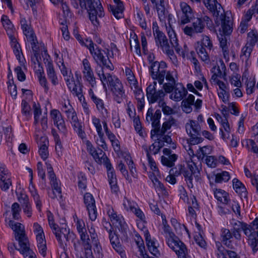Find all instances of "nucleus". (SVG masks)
Returning a JSON list of instances; mask_svg holds the SVG:
<instances>
[{
  "label": "nucleus",
  "mask_w": 258,
  "mask_h": 258,
  "mask_svg": "<svg viewBox=\"0 0 258 258\" xmlns=\"http://www.w3.org/2000/svg\"><path fill=\"white\" fill-rule=\"evenodd\" d=\"M125 73L129 83L131 85H133L134 87L136 88L137 87V82L132 70L130 68H126L125 70Z\"/></svg>",
  "instance_id": "obj_51"
},
{
  "label": "nucleus",
  "mask_w": 258,
  "mask_h": 258,
  "mask_svg": "<svg viewBox=\"0 0 258 258\" xmlns=\"http://www.w3.org/2000/svg\"><path fill=\"white\" fill-rule=\"evenodd\" d=\"M136 203L134 202H132L125 198L123 200V205L124 209L126 211L130 210L131 212L134 211L136 207Z\"/></svg>",
  "instance_id": "obj_64"
},
{
  "label": "nucleus",
  "mask_w": 258,
  "mask_h": 258,
  "mask_svg": "<svg viewBox=\"0 0 258 258\" xmlns=\"http://www.w3.org/2000/svg\"><path fill=\"white\" fill-rule=\"evenodd\" d=\"M222 27V26L221 25ZM221 29L222 28L221 27ZM222 31H223V29H222ZM223 34L224 36L221 35L220 37H219V40L220 41V47L222 49L223 55L225 58H226L227 57H228L229 55V51L228 49V47L227 45V38L226 37V35H229L231 33L229 34H224L223 31H222Z\"/></svg>",
  "instance_id": "obj_34"
},
{
  "label": "nucleus",
  "mask_w": 258,
  "mask_h": 258,
  "mask_svg": "<svg viewBox=\"0 0 258 258\" xmlns=\"http://www.w3.org/2000/svg\"><path fill=\"white\" fill-rule=\"evenodd\" d=\"M18 250L24 255L25 258H36L34 252L30 248V246L19 248Z\"/></svg>",
  "instance_id": "obj_46"
},
{
  "label": "nucleus",
  "mask_w": 258,
  "mask_h": 258,
  "mask_svg": "<svg viewBox=\"0 0 258 258\" xmlns=\"http://www.w3.org/2000/svg\"><path fill=\"white\" fill-rule=\"evenodd\" d=\"M146 2V0H142ZM154 5V7L157 10L158 16L161 21L164 20L165 18L166 12L164 6V0H150Z\"/></svg>",
  "instance_id": "obj_25"
},
{
  "label": "nucleus",
  "mask_w": 258,
  "mask_h": 258,
  "mask_svg": "<svg viewBox=\"0 0 258 258\" xmlns=\"http://www.w3.org/2000/svg\"><path fill=\"white\" fill-rule=\"evenodd\" d=\"M109 238L112 247L118 253L121 254L123 253V250L120 243L117 235L114 232L109 234Z\"/></svg>",
  "instance_id": "obj_28"
},
{
  "label": "nucleus",
  "mask_w": 258,
  "mask_h": 258,
  "mask_svg": "<svg viewBox=\"0 0 258 258\" xmlns=\"http://www.w3.org/2000/svg\"><path fill=\"white\" fill-rule=\"evenodd\" d=\"M74 130L77 133L78 135L82 139H84L86 138V134L83 130V126L82 123L78 121L72 124Z\"/></svg>",
  "instance_id": "obj_45"
},
{
  "label": "nucleus",
  "mask_w": 258,
  "mask_h": 258,
  "mask_svg": "<svg viewBox=\"0 0 258 258\" xmlns=\"http://www.w3.org/2000/svg\"><path fill=\"white\" fill-rule=\"evenodd\" d=\"M62 111L65 113L73 114L75 112V109L68 101H64V102H62Z\"/></svg>",
  "instance_id": "obj_61"
},
{
  "label": "nucleus",
  "mask_w": 258,
  "mask_h": 258,
  "mask_svg": "<svg viewBox=\"0 0 258 258\" xmlns=\"http://www.w3.org/2000/svg\"><path fill=\"white\" fill-rule=\"evenodd\" d=\"M167 33L168 37L169 38V40L170 44L171 45V48L172 47L175 48V50L176 52L179 54L180 55L182 56L183 57H184L185 55L187 53V46L186 45H184V50L180 49L179 44L178 43V39L176 36V34L174 31V30L171 28L170 27L169 28H166Z\"/></svg>",
  "instance_id": "obj_13"
},
{
  "label": "nucleus",
  "mask_w": 258,
  "mask_h": 258,
  "mask_svg": "<svg viewBox=\"0 0 258 258\" xmlns=\"http://www.w3.org/2000/svg\"><path fill=\"white\" fill-rule=\"evenodd\" d=\"M180 11L178 13V17L181 24L184 25L189 23L194 17L191 7L185 2L180 3Z\"/></svg>",
  "instance_id": "obj_11"
},
{
  "label": "nucleus",
  "mask_w": 258,
  "mask_h": 258,
  "mask_svg": "<svg viewBox=\"0 0 258 258\" xmlns=\"http://www.w3.org/2000/svg\"><path fill=\"white\" fill-rule=\"evenodd\" d=\"M107 214L112 224L118 228L119 231H122L124 229L125 222L122 216L117 215V213L112 208L108 209Z\"/></svg>",
  "instance_id": "obj_17"
},
{
  "label": "nucleus",
  "mask_w": 258,
  "mask_h": 258,
  "mask_svg": "<svg viewBox=\"0 0 258 258\" xmlns=\"http://www.w3.org/2000/svg\"><path fill=\"white\" fill-rule=\"evenodd\" d=\"M71 3L75 9H78L80 6L82 13L86 10L89 19L94 26L99 24L97 17L101 18L104 16L103 8L99 0H71Z\"/></svg>",
  "instance_id": "obj_1"
},
{
  "label": "nucleus",
  "mask_w": 258,
  "mask_h": 258,
  "mask_svg": "<svg viewBox=\"0 0 258 258\" xmlns=\"http://www.w3.org/2000/svg\"><path fill=\"white\" fill-rule=\"evenodd\" d=\"M84 78L89 83L92 87L96 85V78L94 77L93 72L91 69L90 64L87 59L83 61Z\"/></svg>",
  "instance_id": "obj_16"
},
{
  "label": "nucleus",
  "mask_w": 258,
  "mask_h": 258,
  "mask_svg": "<svg viewBox=\"0 0 258 258\" xmlns=\"http://www.w3.org/2000/svg\"><path fill=\"white\" fill-rule=\"evenodd\" d=\"M221 237L222 242L225 246L231 249L234 248L231 240L233 237L231 231L228 229L223 228L221 230Z\"/></svg>",
  "instance_id": "obj_24"
},
{
  "label": "nucleus",
  "mask_w": 258,
  "mask_h": 258,
  "mask_svg": "<svg viewBox=\"0 0 258 258\" xmlns=\"http://www.w3.org/2000/svg\"><path fill=\"white\" fill-rule=\"evenodd\" d=\"M166 63L164 61H154L149 68L150 74L154 80H157L161 85L163 84L166 75Z\"/></svg>",
  "instance_id": "obj_8"
},
{
  "label": "nucleus",
  "mask_w": 258,
  "mask_h": 258,
  "mask_svg": "<svg viewBox=\"0 0 258 258\" xmlns=\"http://www.w3.org/2000/svg\"><path fill=\"white\" fill-rule=\"evenodd\" d=\"M98 76L103 83L104 88H106V82L110 87L114 100L117 103H121L126 97L121 82L116 77L112 76L109 73L104 74L102 73L101 75L98 74Z\"/></svg>",
  "instance_id": "obj_3"
},
{
  "label": "nucleus",
  "mask_w": 258,
  "mask_h": 258,
  "mask_svg": "<svg viewBox=\"0 0 258 258\" xmlns=\"http://www.w3.org/2000/svg\"><path fill=\"white\" fill-rule=\"evenodd\" d=\"M84 203L88 211L89 218L95 221L97 216L95 199L90 193L87 192L84 196Z\"/></svg>",
  "instance_id": "obj_10"
},
{
  "label": "nucleus",
  "mask_w": 258,
  "mask_h": 258,
  "mask_svg": "<svg viewBox=\"0 0 258 258\" xmlns=\"http://www.w3.org/2000/svg\"><path fill=\"white\" fill-rule=\"evenodd\" d=\"M95 104L97 109L101 112L102 113L107 114L108 113L107 110L105 108L103 101L102 99L97 98L93 101Z\"/></svg>",
  "instance_id": "obj_55"
},
{
  "label": "nucleus",
  "mask_w": 258,
  "mask_h": 258,
  "mask_svg": "<svg viewBox=\"0 0 258 258\" xmlns=\"http://www.w3.org/2000/svg\"><path fill=\"white\" fill-rule=\"evenodd\" d=\"M2 22L5 27L10 39L15 40V31L14 26L7 16L3 15L2 17Z\"/></svg>",
  "instance_id": "obj_23"
},
{
  "label": "nucleus",
  "mask_w": 258,
  "mask_h": 258,
  "mask_svg": "<svg viewBox=\"0 0 258 258\" xmlns=\"http://www.w3.org/2000/svg\"><path fill=\"white\" fill-rule=\"evenodd\" d=\"M253 47L247 44L242 48L240 54V58L247 62L249 60L251 53L252 51Z\"/></svg>",
  "instance_id": "obj_35"
},
{
  "label": "nucleus",
  "mask_w": 258,
  "mask_h": 258,
  "mask_svg": "<svg viewBox=\"0 0 258 258\" xmlns=\"http://www.w3.org/2000/svg\"><path fill=\"white\" fill-rule=\"evenodd\" d=\"M21 106L22 113L27 117H28L30 114V106L26 100H23L22 101Z\"/></svg>",
  "instance_id": "obj_62"
},
{
  "label": "nucleus",
  "mask_w": 258,
  "mask_h": 258,
  "mask_svg": "<svg viewBox=\"0 0 258 258\" xmlns=\"http://www.w3.org/2000/svg\"><path fill=\"white\" fill-rule=\"evenodd\" d=\"M198 46L196 47V51L201 60L206 63L210 61L209 51L206 47L199 45V42H197Z\"/></svg>",
  "instance_id": "obj_31"
},
{
  "label": "nucleus",
  "mask_w": 258,
  "mask_h": 258,
  "mask_svg": "<svg viewBox=\"0 0 258 258\" xmlns=\"http://www.w3.org/2000/svg\"><path fill=\"white\" fill-rule=\"evenodd\" d=\"M28 42H30L31 45V48L34 53L38 52L39 50V46H38V41L35 35L27 38Z\"/></svg>",
  "instance_id": "obj_52"
},
{
  "label": "nucleus",
  "mask_w": 258,
  "mask_h": 258,
  "mask_svg": "<svg viewBox=\"0 0 258 258\" xmlns=\"http://www.w3.org/2000/svg\"><path fill=\"white\" fill-rule=\"evenodd\" d=\"M245 226H244L242 231H243L245 234L246 236L248 237V239H250V236H255L258 235V230H255V229L252 227L251 226L245 224Z\"/></svg>",
  "instance_id": "obj_38"
},
{
  "label": "nucleus",
  "mask_w": 258,
  "mask_h": 258,
  "mask_svg": "<svg viewBox=\"0 0 258 258\" xmlns=\"http://www.w3.org/2000/svg\"><path fill=\"white\" fill-rule=\"evenodd\" d=\"M11 42L12 46L13 47V51L16 55L17 59H20V53H21L20 50V45L17 42V40L16 37H15V40H13L12 39H10Z\"/></svg>",
  "instance_id": "obj_59"
},
{
  "label": "nucleus",
  "mask_w": 258,
  "mask_h": 258,
  "mask_svg": "<svg viewBox=\"0 0 258 258\" xmlns=\"http://www.w3.org/2000/svg\"><path fill=\"white\" fill-rule=\"evenodd\" d=\"M124 10V7L123 3H120L119 6H116L113 13L114 17L119 19L123 17V11Z\"/></svg>",
  "instance_id": "obj_60"
},
{
  "label": "nucleus",
  "mask_w": 258,
  "mask_h": 258,
  "mask_svg": "<svg viewBox=\"0 0 258 258\" xmlns=\"http://www.w3.org/2000/svg\"><path fill=\"white\" fill-rule=\"evenodd\" d=\"M187 166L189 169V171L193 174L195 178L197 180H199L200 178V172L196 163L192 161L190 162L189 161L187 164Z\"/></svg>",
  "instance_id": "obj_41"
},
{
  "label": "nucleus",
  "mask_w": 258,
  "mask_h": 258,
  "mask_svg": "<svg viewBox=\"0 0 258 258\" xmlns=\"http://www.w3.org/2000/svg\"><path fill=\"white\" fill-rule=\"evenodd\" d=\"M230 177L228 172L223 171L216 175L215 182L217 183H221L223 181L227 182L229 180Z\"/></svg>",
  "instance_id": "obj_43"
},
{
  "label": "nucleus",
  "mask_w": 258,
  "mask_h": 258,
  "mask_svg": "<svg viewBox=\"0 0 258 258\" xmlns=\"http://www.w3.org/2000/svg\"><path fill=\"white\" fill-rule=\"evenodd\" d=\"M203 3L207 9L213 14L215 18V22L217 26L221 25L224 34H229L232 31V21L230 18L225 14H220L218 5L220 7L217 0H202ZM220 9V7H219Z\"/></svg>",
  "instance_id": "obj_2"
},
{
  "label": "nucleus",
  "mask_w": 258,
  "mask_h": 258,
  "mask_svg": "<svg viewBox=\"0 0 258 258\" xmlns=\"http://www.w3.org/2000/svg\"><path fill=\"white\" fill-rule=\"evenodd\" d=\"M199 45L206 47L209 51H211L213 47L212 42L210 40V37L206 35L203 36L201 42H199Z\"/></svg>",
  "instance_id": "obj_49"
},
{
  "label": "nucleus",
  "mask_w": 258,
  "mask_h": 258,
  "mask_svg": "<svg viewBox=\"0 0 258 258\" xmlns=\"http://www.w3.org/2000/svg\"><path fill=\"white\" fill-rule=\"evenodd\" d=\"M105 167L107 169L108 180L112 192H116L118 190V187L117 185V180L113 168H112L111 163H108L107 165Z\"/></svg>",
  "instance_id": "obj_21"
},
{
  "label": "nucleus",
  "mask_w": 258,
  "mask_h": 258,
  "mask_svg": "<svg viewBox=\"0 0 258 258\" xmlns=\"http://www.w3.org/2000/svg\"><path fill=\"white\" fill-rule=\"evenodd\" d=\"M245 223L240 222L238 220H236L234 219H232L230 221V224L232 226L234 230H242L244 226H245Z\"/></svg>",
  "instance_id": "obj_63"
},
{
  "label": "nucleus",
  "mask_w": 258,
  "mask_h": 258,
  "mask_svg": "<svg viewBox=\"0 0 258 258\" xmlns=\"http://www.w3.org/2000/svg\"><path fill=\"white\" fill-rule=\"evenodd\" d=\"M164 231L168 234V237L166 238L167 245L175 251L178 258H191L185 244L173 232L170 231L168 225L164 226Z\"/></svg>",
  "instance_id": "obj_4"
},
{
  "label": "nucleus",
  "mask_w": 258,
  "mask_h": 258,
  "mask_svg": "<svg viewBox=\"0 0 258 258\" xmlns=\"http://www.w3.org/2000/svg\"><path fill=\"white\" fill-rule=\"evenodd\" d=\"M159 120L160 119H154L152 121V125L153 127H154V129L151 131V137L154 135H157V136H160V133L157 131V130H161Z\"/></svg>",
  "instance_id": "obj_54"
},
{
  "label": "nucleus",
  "mask_w": 258,
  "mask_h": 258,
  "mask_svg": "<svg viewBox=\"0 0 258 258\" xmlns=\"http://www.w3.org/2000/svg\"><path fill=\"white\" fill-rule=\"evenodd\" d=\"M33 108L34 109V123L36 124L38 123L39 117L41 115L42 111L40 105L36 104L35 102L33 103Z\"/></svg>",
  "instance_id": "obj_53"
},
{
  "label": "nucleus",
  "mask_w": 258,
  "mask_h": 258,
  "mask_svg": "<svg viewBox=\"0 0 258 258\" xmlns=\"http://www.w3.org/2000/svg\"><path fill=\"white\" fill-rule=\"evenodd\" d=\"M92 157L98 164H103L106 166L108 163H110L108 158L101 149L98 148L97 151L93 155Z\"/></svg>",
  "instance_id": "obj_29"
},
{
  "label": "nucleus",
  "mask_w": 258,
  "mask_h": 258,
  "mask_svg": "<svg viewBox=\"0 0 258 258\" xmlns=\"http://www.w3.org/2000/svg\"><path fill=\"white\" fill-rule=\"evenodd\" d=\"M24 212L28 217H31L32 214L31 206L29 201L28 197L26 195L24 198V203L23 205Z\"/></svg>",
  "instance_id": "obj_40"
},
{
  "label": "nucleus",
  "mask_w": 258,
  "mask_h": 258,
  "mask_svg": "<svg viewBox=\"0 0 258 258\" xmlns=\"http://www.w3.org/2000/svg\"><path fill=\"white\" fill-rule=\"evenodd\" d=\"M50 116L53 121L54 124L61 132H65L67 130L65 122L60 111L53 109L50 112Z\"/></svg>",
  "instance_id": "obj_18"
},
{
  "label": "nucleus",
  "mask_w": 258,
  "mask_h": 258,
  "mask_svg": "<svg viewBox=\"0 0 258 258\" xmlns=\"http://www.w3.org/2000/svg\"><path fill=\"white\" fill-rule=\"evenodd\" d=\"M183 174V176L185 178V180L186 181L187 185L188 187L192 188L193 187V183H192V175L193 174L191 173V172L188 170H185L184 169L182 173Z\"/></svg>",
  "instance_id": "obj_56"
},
{
  "label": "nucleus",
  "mask_w": 258,
  "mask_h": 258,
  "mask_svg": "<svg viewBox=\"0 0 258 258\" xmlns=\"http://www.w3.org/2000/svg\"><path fill=\"white\" fill-rule=\"evenodd\" d=\"M187 93V91L181 83H177L173 92L170 95V98L175 101H181Z\"/></svg>",
  "instance_id": "obj_19"
},
{
  "label": "nucleus",
  "mask_w": 258,
  "mask_h": 258,
  "mask_svg": "<svg viewBox=\"0 0 258 258\" xmlns=\"http://www.w3.org/2000/svg\"><path fill=\"white\" fill-rule=\"evenodd\" d=\"M38 144L39 146V154L43 160H45L48 156L49 153L48 151V140L46 137L43 136L40 137Z\"/></svg>",
  "instance_id": "obj_20"
},
{
  "label": "nucleus",
  "mask_w": 258,
  "mask_h": 258,
  "mask_svg": "<svg viewBox=\"0 0 258 258\" xmlns=\"http://www.w3.org/2000/svg\"><path fill=\"white\" fill-rule=\"evenodd\" d=\"M222 125V126L224 128V130L226 133H224L223 129H220V132L221 134V138L223 140H226L229 138V134L230 132V127L229 124L227 121V119L226 118L224 119V121L222 122V123H221Z\"/></svg>",
  "instance_id": "obj_37"
},
{
  "label": "nucleus",
  "mask_w": 258,
  "mask_h": 258,
  "mask_svg": "<svg viewBox=\"0 0 258 258\" xmlns=\"http://www.w3.org/2000/svg\"><path fill=\"white\" fill-rule=\"evenodd\" d=\"M248 243L253 253H255L258 250V235L254 237L250 236V239H248Z\"/></svg>",
  "instance_id": "obj_48"
},
{
  "label": "nucleus",
  "mask_w": 258,
  "mask_h": 258,
  "mask_svg": "<svg viewBox=\"0 0 258 258\" xmlns=\"http://www.w3.org/2000/svg\"><path fill=\"white\" fill-rule=\"evenodd\" d=\"M186 131L190 137V143L197 145L203 142L201 137V127L199 122L196 120H189L185 124Z\"/></svg>",
  "instance_id": "obj_6"
},
{
  "label": "nucleus",
  "mask_w": 258,
  "mask_h": 258,
  "mask_svg": "<svg viewBox=\"0 0 258 258\" xmlns=\"http://www.w3.org/2000/svg\"><path fill=\"white\" fill-rule=\"evenodd\" d=\"M176 124V120L172 116H169L162 124L161 130H157V132L160 133V137L162 136L171 126Z\"/></svg>",
  "instance_id": "obj_32"
},
{
  "label": "nucleus",
  "mask_w": 258,
  "mask_h": 258,
  "mask_svg": "<svg viewBox=\"0 0 258 258\" xmlns=\"http://www.w3.org/2000/svg\"><path fill=\"white\" fill-rule=\"evenodd\" d=\"M184 169V166L182 164H178L175 167L172 168L169 171V174L175 176L180 175Z\"/></svg>",
  "instance_id": "obj_57"
},
{
  "label": "nucleus",
  "mask_w": 258,
  "mask_h": 258,
  "mask_svg": "<svg viewBox=\"0 0 258 258\" xmlns=\"http://www.w3.org/2000/svg\"><path fill=\"white\" fill-rule=\"evenodd\" d=\"M178 156L175 154H172L170 156H164L161 157V163L162 164L168 167H172L175 164V162L177 160Z\"/></svg>",
  "instance_id": "obj_33"
},
{
  "label": "nucleus",
  "mask_w": 258,
  "mask_h": 258,
  "mask_svg": "<svg viewBox=\"0 0 258 258\" xmlns=\"http://www.w3.org/2000/svg\"><path fill=\"white\" fill-rule=\"evenodd\" d=\"M95 46L96 48H95V45L91 39L86 40L85 46L89 49L90 53L92 54L97 63L100 66L102 65L107 69L112 70L111 67H113V66L111 64L108 56H106V58L104 55L103 52H104V53H105L104 51L99 48L96 45H95Z\"/></svg>",
  "instance_id": "obj_5"
},
{
  "label": "nucleus",
  "mask_w": 258,
  "mask_h": 258,
  "mask_svg": "<svg viewBox=\"0 0 258 258\" xmlns=\"http://www.w3.org/2000/svg\"><path fill=\"white\" fill-rule=\"evenodd\" d=\"M143 149L145 150L147 154V156H148V153L149 155H151V154H153L154 155H156L157 154L160 150L161 147L157 143L152 144L148 148L147 146H143Z\"/></svg>",
  "instance_id": "obj_39"
},
{
  "label": "nucleus",
  "mask_w": 258,
  "mask_h": 258,
  "mask_svg": "<svg viewBox=\"0 0 258 258\" xmlns=\"http://www.w3.org/2000/svg\"><path fill=\"white\" fill-rule=\"evenodd\" d=\"M154 37L156 44L158 47H160L163 51L168 55L172 56L173 55V50L170 46L168 39L163 32H158V34H155Z\"/></svg>",
  "instance_id": "obj_9"
},
{
  "label": "nucleus",
  "mask_w": 258,
  "mask_h": 258,
  "mask_svg": "<svg viewBox=\"0 0 258 258\" xmlns=\"http://www.w3.org/2000/svg\"><path fill=\"white\" fill-rule=\"evenodd\" d=\"M12 185L11 175L6 165L0 163V187L3 191L7 190Z\"/></svg>",
  "instance_id": "obj_12"
},
{
  "label": "nucleus",
  "mask_w": 258,
  "mask_h": 258,
  "mask_svg": "<svg viewBox=\"0 0 258 258\" xmlns=\"http://www.w3.org/2000/svg\"><path fill=\"white\" fill-rule=\"evenodd\" d=\"M9 224L15 232V239L19 242L20 248L30 246L29 239L25 232L24 226L13 221H10Z\"/></svg>",
  "instance_id": "obj_7"
},
{
  "label": "nucleus",
  "mask_w": 258,
  "mask_h": 258,
  "mask_svg": "<svg viewBox=\"0 0 258 258\" xmlns=\"http://www.w3.org/2000/svg\"><path fill=\"white\" fill-rule=\"evenodd\" d=\"M71 92L79 98L82 96V85L79 82L73 85V87L69 89Z\"/></svg>",
  "instance_id": "obj_42"
},
{
  "label": "nucleus",
  "mask_w": 258,
  "mask_h": 258,
  "mask_svg": "<svg viewBox=\"0 0 258 258\" xmlns=\"http://www.w3.org/2000/svg\"><path fill=\"white\" fill-rule=\"evenodd\" d=\"M215 198L224 204H228L230 201L228 193L221 189H216L214 191Z\"/></svg>",
  "instance_id": "obj_30"
},
{
  "label": "nucleus",
  "mask_w": 258,
  "mask_h": 258,
  "mask_svg": "<svg viewBox=\"0 0 258 258\" xmlns=\"http://www.w3.org/2000/svg\"><path fill=\"white\" fill-rule=\"evenodd\" d=\"M258 41V33L255 30H252L247 33V42L246 44L252 47Z\"/></svg>",
  "instance_id": "obj_36"
},
{
  "label": "nucleus",
  "mask_w": 258,
  "mask_h": 258,
  "mask_svg": "<svg viewBox=\"0 0 258 258\" xmlns=\"http://www.w3.org/2000/svg\"><path fill=\"white\" fill-rule=\"evenodd\" d=\"M204 28L205 23H203V21L198 18L192 23L191 27L185 26L183 28V32L185 34L191 37L195 33L203 32Z\"/></svg>",
  "instance_id": "obj_15"
},
{
  "label": "nucleus",
  "mask_w": 258,
  "mask_h": 258,
  "mask_svg": "<svg viewBox=\"0 0 258 258\" xmlns=\"http://www.w3.org/2000/svg\"><path fill=\"white\" fill-rule=\"evenodd\" d=\"M146 95L150 103H154L158 101L161 103L165 93L162 89L157 91L154 86H148L146 89Z\"/></svg>",
  "instance_id": "obj_14"
},
{
  "label": "nucleus",
  "mask_w": 258,
  "mask_h": 258,
  "mask_svg": "<svg viewBox=\"0 0 258 258\" xmlns=\"http://www.w3.org/2000/svg\"><path fill=\"white\" fill-rule=\"evenodd\" d=\"M226 68L223 60L220 59L219 61L217 68L218 77L225 79V78L226 76Z\"/></svg>",
  "instance_id": "obj_47"
},
{
  "label": "nucleus",
  "mask_w": 258,
  "mask_h": 258,
  "mask_svg": "<svg viewBox=\"0 0 258 258\" xmlns=\"http://www.w3.org/2000/svg\"><path fill=\"white\" fill-rule=\"evenodd\" d=\"M50 180V184L53 189V194L55 195V197H56V193L58 194L59 196H61L60 194L61 193V188L59 186L58 182L57 181L56 175H54L53 178H49Z\"/></svg>",
  "instance_id": "obj_44"
},
{
  "label": "nucleus",
  "mask_w": 258,
  "mask_h": 258,
  "mask_svg": "<svg viewBox=\"0 0 258 258\" xmlns=\"http://www.w3.org/2000/svg\"><path fill=\"white\" fill-rule=\"evenodd\" d=\"M255 81L254 79L250 78L247 80L246 91L248 95L251 94L254 92Z\"/></svg>",
  "instance_id": "obj_58"
},
{
  "label": "nucleus",
  "mask_w": 258,
  "mask_h": 258,
  "mask_svg": "<svg viewBox=\"0 0 258 258\" xmlns=\"http://www.w3.org/2000/svg\"><path fill=\"white\" fill-rule=\"evenodd\" d=\"M232 182L234 189L240 196L241 198H247V191L244 184L236 178L233 179Z\"/></svg>",
  "instance_id": "obj_26"
},
{
  "label": "nucleus",
  "mask_w": 258,
  "mask_h": 258,
  "mask_svg": "<svg viewBox=\"0 0 258 258\" xmlns=\"http://www.w3.org/2000/svg\"><path fill=\"white\" fill-rule=\"evenodd\" d=\"M145 237L150 252L156 257H158L160 254V252L157 247L155 245L154 241L151 239V235L148 230L145 231Z\"/></svg>",
  "instance_id": "obj_22"
},
{
  "label": "nucleus",
  "mask_w": 258,
  "mask_h": 258,
  "mask_svg": "<svg viewBox=\"0 0 258 258\" xmlns=\"http://www.w3.org/2000/svg\"><path fill=\"white\" fill-rule=\"evenodd\" d=\"M46 61L47 62L46 67L48 78L51 81L53 85H57L58 84V80L54 71L52 61L48 60V59H46Z\"/></svg>",
  "instance_id": "obj_27"
},
{
  "label": "nucleus",
  "mask_w": 258,
  "mask_h": 258,
  "mask_svg": "<svg viewBox=\"0 0 258 258\" xmlns=\"http://www.w3.org/2000/svg\"><path fill=\"white\" fill-rule=\"evenodd\" d=\"M61 8L63 11V15L65 18V23H67L68 19L71 18L72 17V13L70 11V8L66 3L63 2V0H60Z\"/></svg>",
  "instance_id": "obj_50"
}]
</instances>
